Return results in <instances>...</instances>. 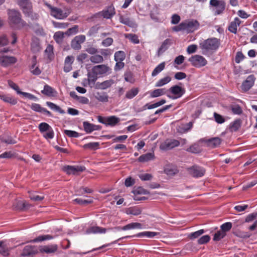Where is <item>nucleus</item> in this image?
Listing matches in <instances>:
<instances>
[{"label": "nucleus", "instance_id": "7c9ffc66", "mask_svg": "<svg viewBox=\"0 0 257 257\" xmlns=\"http://www.w3.org/2000/svg\"><path fill=\"white\" fill-rule=\"evenodd\" d=\"M87 75V78H86L87 79L86 81L88 82V83H90L92 86H93L97 79V75L93 72V71L92 69L91 71L88 70Z\"/></svg>", "mask_w": 257, "mask_h": 257}, {"label": "nucleus", "instance_id": "49530a36", "mask_svg": "<svg viewBox=\"0 0 257 257\" xmlns=\"http://www.w3.org/2000/svg\"><path fill=\"white\" fill-rule=\"evenodd\" d=\"M103 60V57L100 55L95 54L90 57V61L94 64L102 63Z\"/></svg>", "mask_w": 257, "mask_h": 257}, {"label": "nucleus", "instance_id": "7ed1b4c3", "mask_svg": "<svg viewBox=\"0 0 257 257\" xmlns=\"http://www.w3.org/2000/svg\"><path fill=\"white\" fill-rule=\"evenodd\" d=\"M209 5L214 16L222 14L226 8V3L224 0H210Z\"/></svg>", "mask_w": 257, "mask_h": 257}, {"label": "nucleus", "instance_id": "58836bf2", "mask_svg": "<svg viewBox=\"0 0 257 257\" xmlns=\"http://www.w3.org/2000/svg\"><path fill=\"white\" fill-rule=\"evenodd\" d=\"M46 104L52 110L58 112L61 114H64L65 113V111L62 109L59 106L52 102L47 101L46 102Z\"/></svg>", "mask_w": 257, "mask_h": 257}, {"label": "nucleus", "instance_id": "680f3d73", "mask_svg": "<svg viewBox=\"0 0 257 257\" xmlns=\"http://www.w3.org/2000/svg\"><path fill=\"white\" fill-rule=\"evenodd\" d=\"M74 202L79 205H84L87 204H91L93 202L92 198L88 200H84L81 198H76L74 200Z\"/></svg>", "mask_w": 257, "mask_h": 257}, {"label": "nucleus", "instance_id": "a878e982", "mask_svg": "<svg viewBox=\"0 0 257 257\" xmlns=\"http://www.w3.org/2000/svg\"><path fill=\"white\" fill-rule=\"evenodd\" d=\"M70 96L77 100L80 103L83 104H87L89 103V100L88 98L82 96H78L77 95L75 91H71L70 92Z\"/></svg>", "mask_w": 257, "mask_h": 257}, {"label": "nucleus", "instance_id": "3c124183", "mask_svg": "<svg viewBox=\"0 0 257 257\" xmlns=\"http://www.w3.org/2000/svg\"><path fill=\"white\" fill-rule=\"evenodd\" d=\"M64 35L65 34L61 31L56 32L54 35V39L57 43H61L63 41Z\"/></svg>", "mask_w": 257, "mask_h": 257}, {"label": "nucleus", "instance_id": "f3484780", "mask_svg": "<svg viewBox=\"0 0 257 257\" xmlns=\"http://www.w3.org/2000/svg\"><path fill=\"white\" fill-rule=\"evenodd\" d=\"M83 126L85 132L88 134L91 133L94 131L100 130L101 128V126L91 123L88 121H84Z\"/></svg>", "mask_w": 257, "mask_h": 257}, {"label": "nucleus", "instance_id": "a19ab883", "mask_svg": "<svg viewBox=\"0 0 257 257\" xmlns=\"http://www.w3.org/2000/svg\"><path fill=\"white\" fill-rule=\"evenodd\" d=\"M142 225L139 222H132L124 225V229L128 230L134 229H142Z\"/></svg>", "mask_w": 257, "mask_h": 257}, {"label": "nucleus", "instance_id": "13d9d810", "mask_svg": "<svg viewBox=\"0 0 257 257\" xmlns=\"http://www.w3.org/2000/svg\"><path fill=\"white\" fill-rule=\"evenodd\" d=\"M0 140L2 142L8 144H15L16 143V141L14 140L11 137H0Z\"/></svg>", "mask_w": 257, "mask_h": 257}, {"label": "nucleus", "instance_id": "5701e85b", "mask_svg": "<svg viewBox=\"0 0 257 257\" xmlns=\"http://www.w3.org/2000/svg\"><path fill=\"white\" fill-rule=\"evenodd\" d=\"M41 93L48 96H55L57 94V91L51 86L48 84H45L44 89L41 91Z\"/></svg>", "mask_w": 257, "mask_h": 257}, {"label": "nucleus", "instance_id": "f03ea898", "mask_svg": "<svg viewBox=\"0 0 257 257\" xmlns=\"http://www.w3.org/2000/svg\"><path fill=\"white\" fill-rule=\"evenodd\" d=\"M199 48L203 55L207 56L215 52L220 45L219 40L215 38H209L199 43Z\"/></svg>", "mask_w": 257, "mask_h": 257}, {"label": "nucleus", "instance_id": "e2e57ef3", "mask_svg": "<svg viewBox=\"0 0 257 257\" xmlns=\"http://www.w3.org/2000/svg\"><path fill=\"white\" fill-rule=\"evenodd\" d=\"M232 223L230 222H225L223 224H222L220 226V230L222 231H224V232L226 233V232L229 231L231 228H232Z\"/></svg>", "mask_w": 257, "mask_h": 257}, {"label": "nucleus", "instance_id": "ddd939ff", "mask_svg": "<svg viewBox=\"0 0 257 257\" xmlns=\"http://www.w3.org/2000/svg\"><path fill=\"white\" fill-rule=\"evenodd\" d=\"M17 59L14 56H0V65L7 67L17 62Z\"/></svg>", "mask_w": 257, "mask_h": 257}, {"label": "nucleus", "instance_id": "9d476101", "mask_svg": "<svg viewBox=\"0 0 257 257\" xmlns=\"http://www.w3.org/2000/svg\"><path fill=\"white\" fill-rule=\"evenodd\" d=\"M132 193L134 194L133 198L136 201H141L147 199L145 197H139L138 196L139 195L149 194L150 193L149 191L145 189L142 187L134 188L132 191Z\"/></svg>", "mask_w": 257, "mask_h": 257}, {"label": "nucleus", "instance_id": "338daca9", "mask_svg": "<svg viewBox=\"0 0 257 257\" xmlns=\"http://www.w3.org/2000/svg\"><path fill=\"white\" fill-rule=\"evenodd\" d=\"M99 146V143L97 142L89 143L85 144L83 146V148L85 149H90L91 150H94L97 149Z\"/></svg>", "mask_w": 257, "mask_h": 257}, {"label": "nucleus", "instance_id": "bb28decb", "mask_svg": "<svg viewBox=\"0 0 257 257\" xmlns=\"http://www.w3.org/2000/svg\"><path fill=\"white\" fill-rule=\"evenodd\" d=\"M36 252L35 248L32 245H26L21 254L22 256H28L34 254Z\"/></svg>", "mask_w": 257, "mask_h": 257}, {"label": "nucleus", "instance_id": "de8ad7c7", "mask_svg": "<svg viewBox=\"0 0 257 257\" xmlns=\"http://www.w3.org/2000/svg\"><path fill=\"white\" fill-rule=\"evenodd\" d=\"M114 57L115 61H123L125 58V54L123 51H118L114 53Z\"/></svg>", "mask_w": 257, "mask_h": 257}, {"label": "nucleus", "instance_id": "6e6d98bb", "mask_svg": "<svg viewBox=\"0 0 257 257\" xmlns=\"http://www.w3.org/2000/svg\"><path fill=\"white\" fill-rule=\"evenodd\" d=\"M226 235V233L221 230H218L215 233L213 236V240L219 241L222 239Z\"/></svg>", "mask_w": 257, "mask_h": 257}, {"label": "nucleus", "instance_id": "bf43d9fd", "mask_svg": "<svg viewBox=\"0 0 257 257\" xmlns=\"http://www.w3.org/2000/svg\"><path fill=\"white\" fill-rule=\"evenodd\" d=\"M52 127L46 122H41L39 124L38 128L41 133L45 132L49 130Z\"/></svg>", "mask_w": 257, "mask_h": 257}, {"label": "nucleus", "instance_id": "412c9836", "mask_svg": "<svg viewBox=\"0 0 257 257\" xmlns=\"http://www.w3.org/2000/svg\"><path fill=\"white\" fill-rule=\"evenodd\" d=\"M240 23L241 21L240 19L237 17L235 18L234 20L230 23L228 26V30L235 34L237 33V27L240 25Z\"/></svg>", "mask_w": 257, "mask_h": 257}, {"label": "nucleus", "instance_id": "c756f323", "mask_svg": "<svg viewBox=\"0 0 257 257\" xmlns=\"http://www.w3.org/2000/svg\"><path fill=\"white\" fill-rule=\"evenodd\" d=\"M57 245L56 244L45 245L40 249L41 252H44L46 253H54L57 251Z\"/></svg>", "mask_w": 257, "mask_h": 257}, {"label": "nucleus", "instance_id": "cd10ccee", "mask_svg": "<svg viewBox=\"0 0 257 257\" xmlns=\"http://www.w3.org/2000/svg\"><path fill=\"white\" fill-rule=\"evenodd\" d=\"M160 233L154 232V231H145L141 232H139L135 235V236L136 237H147L148 238H153L156 235H159Z\"/></svg>", "mask_w": 257, "mask_h": 257}, {"label": "nucleus", "instance_id": "f8f14e48", "mask_svg": "<svg viewBox=\"0 0 257 257\" xmlns=\"http://www.w3.org/2000/svg\"><path fill=\"white\" fill-rule=\"evenodd\" d=\"M17 4L24 14H29L30 11L32 10V4L30 0H18Z\"/></svg>", "mask_w": 257, "mask_h": 257}, {"label": "nucleus", "instance_id": "4c0bfd02", "mask_svg": "<svg viewBox=\"0 0 257 257\" xmlns=\"http://www.w3.org/2000/svg\"><path fill=\"white\" fill-rule=\"evenodd\" d=\"M32 28L35 33L38 36H44L45 32L43 28L38 23L34 24Z\"/></svg>", "mask_w": 257, "mask_h": 257}, {"label": "nucleus", "instance_id": "864d4df0", "mask_svg": "<svg viewBox=\"0 0 257 257\" xmlns=\"http://www.w3.org/2000/svg\"><path fill=\"white\" fill-rule=\"evenodd\" d=\"M241 121L239 119H236L230 124V127L232 131H237L241 126Z\"/></svg>", "mask_w": 257, "mask_h": 257}, {"label": "nucleus", "instance_id": "37998d69", "mask_svg": "<svg viewBox=\"0 0 257 257\" xmlns=\"http://www.w3.org/2000/svg\"><path fill=\"white\" fill-rule=\"evenodd\" d=\"M171 80V78L169 76H166L163 78L160 79L159 80H158L155 84L156 87H162L167 84H168L169 82H170Z\"/></svg>", "mask_w": 257, "mask_h": 257}, {"label": "nucleus", "instance_id": "603ef678", "mask_svg": "<svg viewBox=\"0 0 257 257\" xmlns=\"http://www.w3.org/2000/svg\"><path fill=\"white\" fill-rule=\"evenodd\" d=\"M230 108L234 114L240 115L242 113V108L238 104L231 105Z\"/></svg>", "mask_w": 257, "mask_h": 257}, {"label": "nucleus", "instance_id": "79ce46f5", "mask_svg": "<svg viewBox=\"0 0 257 257\" xmlns=\"http://www.w3.org/2000/svg\"><path fill=\"white\" fill-rule=\"evenodd\" d=\"M139 89L138 88H132L127 91L125 94V97L127 99H131L135 97L139 93Z\"/></svg>", "mask_w": 257, "mask_h": 257}, {"label": "nucleus", "instance_id": "09e8293b", "mask_svg": "<svg viewBox=\"0 0 257 257\" xmlns=\"http://www.w3.org/2000/svg\"><path fill=\"white\" fill-rule=\"evenodd\" d=\"M28 203L25 201H18L14 205V208L17 210H23L28 207Z\"/></svg>", "mask_w": 257, "mask_h": 257}, {"label": "nucleus", "instance_id": "2eb2a0df", "mask_svg": "<svg viewBox=\"0 0 257 257\" xmlns=\"http://www.w3.org/2000/svg\"><path fill=\"white\" fill-rule=\"evenodd\" d=\"M189 173L195 178H200L204 176L205 170L203 167L195 165L189 168Z\"/></svg>", "mask_w": 257, "mask_h": 257}, {"label": "nucleus", "instance_id": "a18cd8bd", "mask_svg": "<svg viewBox=\"0 0 257 257\" xmlns=\"http://www.w3.org/2000/svg\"><path fill=\"white\" fill-rule=\"evenodd\" d=\"M177 169L173 166H168L164 169V172L167 175L172 176L178 173Z\"/></svg>", "mask_w": 257, "mask_h": 257}, {"label": "nucleus", "instance_id": "393cba45", "mask_svg": "<svg viewBox=\"0 0 257 257\" xmlns=\"http://www.w3.org/2000/svg\"><path fill=\"white\" fill-rule=\"evenodd\" d=\"M0 99L3 101L9 103L12 105H15L17 103V99L10 94H2L0 95Z\"/></svg>", "mask_w": 257, "mask_h": 257}, {"label": "nucleus", "instance_id": "4be33fe9", "mask_svg": "<svg viewBox=\"0 0 257 257\" xmlns=\"http://www.w3.org/2000/svg\"><path fill=\"white\" fill-rule=\"evenodd\" d=\"M106 230L107 229L105 228L98 226H93L87 229L86 233L87 234L105 233L106 232Z\"/></svg>", "mask_w": 257, "mask_h": 257}, {"label": "nucleus", "instance_id": "052dcab7", "mask_svg": "<svg viewBox=\"0 0 257 257\" xmlns=\"http://www.w3.org/2000/svg\"><path fill=\"white\" fill-rule=\"evenodd\" d=\"M113 84L112 80H108L101 82L99 85V88L101 89L104 90L110 87Z\"/></svg>", "mask_w": 257, "mask_h": 257}, {"label": "nucleus", "instance_id": "423d86ee", "mask_svg": "<svg viewBox=\"0 0 257 257\" xmlns=\"http://www.w3.org/2000/svg\"><path fill=\"white\" fill-rule=\"evenodd\" d=\"M191 65L196 68H201L205 66L207 64L206 59L201 55H195L188 59Z\"/></svg>", "mask_w": 257, "mask_h": 257}, {"label": "nucleus", "instance_id": "1a4fd4ad", "mask_svg": "<svg viewBox=\"0 0 257 257\" xmlns=\"http://www.w3.org/2000/svg\"><path fill=\"white\" fill-rule=\"evenodd\" d=\"M183 26L184 30L187 33H192L199 28V23L197 20L192 19L183 23Z\"/></svg>", "mask_w": 257, "mask_h": 257}, {"label": "nucleus", "instance_id": "6e6552de", "mask_svg": "<svg viewBox=\"0 0 257 257\" xmlns=\"http://www.w3.org/2000/svg\"><path fill=\"white\" fill-rule=\"evenodd\" d=\"M86 40V37L84 35L75 36L71 42V47L75 50H79L81 48V44Z\"/></svg>", "mask_w": 257, "mask_h": 257}, {"label": "nucleus", "instance_id": "9b49d317", "mask_svg": "<svg viewBox=\"0 0 257 257\" xmlns=\"http://www.w3.org/2000/svg\"><path fill=\"white\" fill-rule=\"evenodd\" d=\"M63 170L67 174L76 175L78 172H82L85 170V167L82 166H65Z\"/></svg>", "mask_w": 257, "mask_h": 257}, {"label": "nucleus", "instance_id": "c9c22d12", "mask_svg": "<svg viewBox=\"0 0 257 257\" xmlns=\"http://www.w3.org/2000/svg\"><path fill=\"white\" fill-rule=\"evenodd\" d=\"M95 98L99 101L102 102H106L108 100V96L104 92H97L95 94Z\"/></svg>", "mask_w": 257, "mask_h": 257}, {"label": "nucleus", "instance_id": "aec40b11", "mask_svg": "<svg viewBox=\"0 0 257 257\" xmlns=\"http://www.w3.org/2000/svg\"><path fill=\"white\" fill-rule=\"evenodd\" d=\"M37 64V57L36 56H33L32 60V65L30 67V71L33 75H39L42 71L38 67H36Z\"/></svg>", "mask_w": 257, "mask_h": 257}, {"label": "nucleus", "instance_id": "2f4dec72", "mask_svg": "<svg viewBox=\"0 0 257 257\" xmlns=\"http://www.w3.org/2000/svg\"><path fill=\"white\" fill-rule=\"evenodd\" d=\"M155 155L154 153H148L144 155H142L138 158V161L141 163L147 162L154 160Z\"/></svg>", "mask_w": 257, "mask_h": 257}, {"label": "nucleus", "instance_id": "c85d7f7f", "mask_svg": "<svg viewBox=\"0 0 257 257\" xmlns=\"http://www.w3.org/2000/svg\"><path fill=\"white\" fill-rule=\"evenodd\" d=\"M167 94V89L166 88H158L154 90L150 93V96L152 98L158 97Z\"/></svg>", "mask_w": 257, "mask_h": 257}, {"label": "nucleus", "instance_id": "774afa93", "mask_svg": "<svg viewBox=\"0 0 257 257\" xmlns=\"http://www.w3.org/2000/svg\"><path fill=\"white\" fill-rule=\"evenodd\" d=\"M213 115L215 120L217 123L221 124L225 121L224 118L222 115L217 113L216 112H214Z\"/></svg>", "mask_w": 257, "mask_h": 257}, {"label": "nucleus", "instance_id": "20e7f679", "mask_svg": "<svg viewBox=\"0 0 257 257\" xmlns=\"http://www.w3.org/2000/svg\"><path fill=\"white\" fill-rule=\"evenodd\" d=\"M185 93V90L182 87L175 85L167 90V96L174 100L181 97Z\"/></svg>", "mask_w": 257, "mask_h": 257}, {"label": "nucleus", "instance_id": "f704fd0d", "mask_svg": "<svg viewBox=\"0 0 257 257\" xmlns=\"http://www.w3.org/2000/svg\"><path fill=\"white\" fill-rule=\"evenodd\" d=\"M142 210L141 208L135 206L128 208L126 211V213L128 215H133L137 216L142 213Z\"/></svg>", "mask_w": 257, "mask_h": 257}, {"label": "nucleus", "instance_id": "dca6fc26", "mask_svg": "<svg viewBox=\"0 0 257 257\" xmlns=\"http://www.w3.org/2000/svg\"><path fill=\"white\" fill-rule=\"evenodd\" d=\"M92 70L97 76L101 75L109 72L110 69L105 65H98L92 67Z\"/></svg>", "mask_w": 257, "mask_h": 257}, {"label": "nucleus", "instance_id": "8fccbe9b", "mask_svg": "<svg viewBox=\"0 0 257 257\" xmlns=\"http://www.w3.org/2000/svg\"><path fill=\"white\" fill-rule=\"evenodd\" d=\"M204 232V230L202 229L190 233V234H188V236L190 239L193 240L198 238Z\"/></svg>", "mask_w": 257, "mask_h": 257}, {"label": "nucleus", "instance_id": "72a5a7b5", "mask_svg": "<svg viewBox=\"0 0 257 257\" xmlns=\"http://www.w3.org/2000/svg\"><path fill=\"white\" fill-rule=\"evenodd\" d=\"M120 121V119L115 116H111L106 118V125L115 126Z\"/></svg>", "mask_w": 257, "mask_h": 257}, {"label": "nucleus", "instance_id": "473e14b6", "mask_svg": "<svg viewBox=\"0 0 257 257\" xmlns=\"http://www.w3.org/2000/svg\"><path fill=\"white\" fill-rule=\"evenodd\" d=\"M54 238V237L50 234L39 235L37 237L30 241V242H39L45 240H49Z\"/></svg>", "mask_w": 257, "mask_h": 257}, {"label": "nucleus", "instance_id": "4d7b16f0", "mask_svg": "<svg viewBox=\"0 0 257 257\" xmlns=\"http://www.w3.org/2000/svg\"><path fill=\"white\" fill-rule=\"evenodd\" d=\"M78 33V26L75 25L73 27L69 28L65 33L66 35L68 36L74 35Z\"/></svg>", "mask_w": 257, "mask_h": 257}, {"label": "nucleus", "instance_id": "a211bd4d", "mask_svg": "<svg viewBox=\"0 0 257 257\" xmlns=\"http://www.w3.org/2000/svg\"><path fill=\"white\" fill-rule=\"evenodd\" d=\"M74 61V57L72 56H67L64 61L63 70L65 72L68 73L72 70V64Z\"/></svg>", "mask_w": 257, "mask_h": 257}, {"label": "nucleus", "instance_id": "0eeeda50", "mask_svg": "<svg viewBox=\"0 0 257 257\" xmlns=\"http://www.w3.org/2000/svg\"><path fill=\"white\" fill-rule=\"evenodd\" d=\"M180 144L179 141L175 139H168L160 145V148L162 151H167L178 147Z\"/></svg>", "mask_w": 257, "mask_h": 257}, {"label": "nucleus", "instance_id": "b1692460", "mask_svg": "<svg viewBox=\"0 0 257 257\" xmlns=\"http://www.w3.org/2000/svg\"><path fill=\"white\" fill-rule=\"evenodd\" d=\"M100 13L104 18L109 19L115 14L114 8L113 7H109L106 9L102 11Z\"/></svg>", "mask_w": 257, "mask_h": 257}, {"label": "nucleus", "instance_id": "39448f33", "mask_svg": "<svg viewBox=\"0 0 257 257\" xmlns=\"http://www.w3.org/2000/svg\"><path fill=\"white\" fill-rule=\"evenodd\" d=\"M45 4L50 9V14L54 18L62 20L68 17V14L64 12L61 9L52 7L47 3H45Z\"/></svg>", "mask_w": 257, "mask_h": 257}, {"label": "nucleus", "instance_id": "e433bc0d", "mask_svg": "<svg viewBox=\"0 0 257 257\" xmlns=\"http://www.w3.org/2000/svg\"><path fill=\"white\" fill-rule=\"evenodd\" d=\"M208 146L212 148H216L219 146L221 143V140L219 138H213L207 141Z\"/></svg>", "mask_w": 257, "mask_h": 257}, {"label": "nucleus", "instance_id": "5fc2aeb1", "mask_svg": "<svg viewBox=\"0 0 257 257\" xmlns=\"http://www.w3.org/2000/svg\"><path fill=\"white\" fill-rule=\"evenodd\" d=\"M64 133L65 135L69 138H77L80 136L78 132L74 131L65 130Z\"/></svg>", "mask_w": 257, "mask_h": 257}, {"label": "nucleus", "instance_id": "4468645a", "mask_svg": "<svg viewBox=\"0 0 257 257\" xmlns=\"http://www.w3.org/2000/svg\"><path fill=\"white\" fill-rule=\"evenodd\" d=\"M255 77L253 75H249L241 84V89L243 91L249 90L254 85Z\"/></svg>", "mask_w": 257, "mask_h": 257}, {"label": "nucleus", "instance_id": "c03bdc74", "mask_svg": "<svg viewBox=\"0 0 257 257\" xmlns=\"http://www.w3.org/2000/svg\"><path fill=\"white\" fill-rule=\"evenodd\" d=\"M165 66V63L164 62L161 63L159 64L156 68L153 70L152 72V76L154 77L157 75L159 73H160L162 71H163Z\"/></svg>", "mask_w": 257, "mask_h": 257}, {"label": "nucleus", "instance_id": "0e129e2a", "mask_svg": "<svg viewBox=\"0 0 257 257\" xmlns=\"http://www.w3.org/2000/svg\"><path fill=\"white\" fill-rule=\"evenodd\" d=\"M210 240V236L208 235H205L201 236L198 239L197 243L199 244H203L209 242Z\"/></svg>", "mask_w": 257, "mask_h": 257}, {"label": "nucleus", "instance_id": "f257e3e1", "mask_svg": "<svg viewBox=\"0 0 257 257\" xmlns=\"http://www.w3.org/2000/svg\"><path fill=\"white\" fill-rule=\"evenodd\" d=\"M8 21L10 26L17 30L29 27V25L22 19L20 12L15 10L8 11Z\"/></svg>", "mask_w": 257, "mask_h": 257}, {"label": "nucleus", "instance_id": "6ab92c4d", "mask_svg": "<svg viewBox=\"0 0 257 257\" xmlns=\"http://www.w3.org/2000/svg\"><path fill=\"white\" fill-rule=\"evenodd\" d=\"M172 43V40L170 39H166L162 44L161 46L159 48L157 54L158 56L162 55L165 51H166L169 46Z\"/></svg>", "mask_w": 257, "mask_h": 257}, {"label": "nucleus", "instance_id": "69168bd1", "mask_svg": "<svg viewBox=\"0 0 257 257\" xmlns=\"http://www.w3.org/2000/svg\"><path fill=\"white\" fill-rule=\"evenodd\" d=\"M44 107L38 103H33L31 105V108L34 111L41 113Z\"/></svg>", "mask_w": 257, "mask_h": 257}, {"label": "nucleus", "instance_id": "ea45409f", "mask_svg": "<svg viewBox=\"0 0 257 257\" xmlns=\"http://www.w3.org/2000/svg\"><path fill=\"white\" fill-rule=\"evenodd\" d=\"M119 22L124 25L128 26L130 27H134L136 24L135 22L130 20L128 18L120 16L119 17Z\"/></svg>", "mask_w": 257, "mask_h": 257}]
</instances>
